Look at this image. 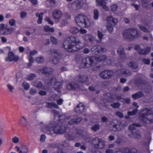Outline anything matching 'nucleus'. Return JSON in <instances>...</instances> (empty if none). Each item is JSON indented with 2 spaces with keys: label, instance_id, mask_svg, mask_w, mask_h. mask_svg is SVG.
Instances as JSON below:
<instances>
[{
  "label": "nucleus",
  "instance_id": "6",
  "mask_svg": "<svg viewBox=\"0 0 153 153\" xmlns=\"http://www.w3.org/2000/svg\"><path fill=\"white\" fill-rule=\"evenodd\" d=\"M66 130V128L64 126L57 125L53 128L51 124L46 127L45 132L48 134L52 135L53 133L56 134H62L65 132Z\"/></svg>",
  "mask_w": 153,
  "mask_h": 153
},
{
  "label": "nucleus",
  "instance_id": "27",
  "mask_svg": "<svg viewBox=\"0 0 153 153\" xmlns=\"http://www.w3.org/2000/svg\"><path fill=\"white\" fill-rule=\"evenodd\" d=\"M74 4L77 9H79L81 8L83 4V3L81 0H76L75 1Z\"/></svg>",
  "mask_w": 153,
  "mask_h": 153
},
{
  "label": "nucleus",
  "instance_id": "51",
  "mask_svg": "<svg viewBox=\"0 0 153 153\" xmlns=\"http://www.w3.org/2000/svg\"><path fill=\"white\" fill-rule=\"evenodd\" d=\"M51 40L53 44H57L58 43L57 40L54 37H51Z\"/></svg>",
  "mask_w": 153,
  "mask_h": 153
},
{
  "label": "nucleus",
  "instance_id": "12",
  "mask_svg": "<svg viewBox=\"0 0 153 153\" xmlns=\"http://www.w3.org/2000/svg\"><path fill=\"white\" fill-rule=\"evenodd\" d=\"M53 70L51 68H44L43 69L39 70L38 71L39 74L41 75L42 74H51L53 72Z\"/></svg>",
  "mask_w": 153,
  "mask_h": 153
},
{
  "label": "nucleus",
  "instance_id": "24",
  "mask_svg": "<svg viewBox=\"0 0 153 153\" xmlns=\"http://www.w3.org/2000/svg\"><path fill=\"white\" fill-rule=\"evenodd\" d=\"M82 120V119L81 118L72 119L68 122V124L71 125L74 124H77L80 123Z\"/></svg>",
  "mask_w": 153,
  "mask_h": 153
},
{
  "label": "nucleus",
  "instance_id": "33",
  "mask_svg": "<svg viewBox=\"0 0 153 153\" xmlns=\"http://www.w3.org/2000/svg\"><path fill=\"white\" fill-rule=\"evenodd\" d=\"M141 125L138 124H132L131 125H130L129 127V130L132 131L134 130L135 128V127H140Z\"/></svg>",
  "mask_w": 153,
  "mask_h": 153
},
{
  "label": "nucleus",
  "instance_id": "30",
  "mask_svg": "<svg viewBox=\"0 0 153 153\" xmlns=\"http://www.w3.org/2000/svg\"><path fill=\"white\" fill-rule=\"evenodd\" d=\"M115 99H116L117 100H120L121 99V95L117 96L114 95L112 97H109L108 101L109 102H112L116 100Z\"/></svg>",
  "mask_w": 153,
  "mask_h": 153
},
{
  "label": "nucleus",
  "instance_id": "56",
  "mask_svg": "<svg viewBox=\"0 0 153 153\" xmlns=\"http://www.w3.org/2000/svg\"><path fill=\"white\" fill-rule=\"evenodd\" d=\"M45 20L46 21L48 22L49 24L52 25H53V22L48 17H46L45 19Z\"/></svg>",
  "mask_w": 153,
  "mask_h": 153
},
{
  "label": "nucleus",
  "instance_id": "47",
  "mask_svg": "<svg viewBox=\"0 0 153 153\" xmlns=\"http://www.w3.org/2000/svg\"><path fill=\"white\" fill-rule=\"evenodd\" d=\"M100 128V125L99 124H96L91 128L92 130L96 131Z\"/></svg>",
  "mask_w": 153,
  "mask_h": 153
},
{
  "label": "nucleus",
  "instance_id": "4",
  "mask_svg": "<svg viewBox=\"0 0 153 153\" xmlns=\"http://www.w3.org/2000/svg\"><path fill=\"white\" fill-rule=\"evenodd\" d=\"M75 21L77 25L80 27L87 28L90 25L88 19L83 14L77 15L75 17Z\"/></svg>",
  "mask_w": 153,
  "mask_h": 153
},
{
  "label": "nucleus",
  "instance_id": "45",
  "mask_svg": "<svg viewBox=\"0 0 153 153\" xmlns=\"http://www.w3.org/2000/svg\"><path fill=\"white\" fill-rule=\"evenodd\" d=\"M4 27V25L2 24L1 26V29H0V33L1 34L5 35V29L3 27Z\"/></svg>",
  "mask_w": 153,
  "mask_h": 153
},
{
  "label": "nucleus",
  "instance_id": "55",
  "mask_svg": "<svg viewBox=\"0 0 153 153\" xmlns=\"http://www.w3.org/2000/svg\"><path fill=\"white\" fill-rule=\"evenodd\" d=\"M117 116L120 118H123V115L122 112L120 111H117L116 113Z\"/></svg>",
  "mask_w": 153,
  "mask_h": 153
},
{
  "label": "nucleus",
  "instance_id": "10",
  "mask_svg": "<svg viewBox=\"0 0 153 153\" xmlns=\"http://www.w3.org/2000/svg\"><path fill=\"white\" fill-rule=\"evenodd\" d=\"M19 59V57L18 56L15 55L13 52H10L8 53V57L6 58L5 60L6 61H16Z\"/></svg>",
  "mask_w": 153,
  "mask_h": 153
},
{
  "label": "nucleus",
  "instance_id": "39",
  "mask_svg": "<svg viewBox=\"0 0 153 153\" xmlns=\"http://www.w3.org/2000/svg\"><path fill=\"white\" fill-rule=\"evenodd\" d=\"M33 85L34 86L38 88H41L42 85L41 82L37 81L34 82Z\"/></svg>",
  "mask_w": 153,
  "mask_h": 153
},
{
  "label": "nucleus",
  "instance_id": "17",
  "mask_svg": "<svg viewBox=\"0 0 153 153\" xmlns=\"http://www.w3.org/2000/svg\"><path fill=\"white\" fill-rule=\"evenodd\" d=\"M85 106L82 103H79L78 105L75 108V111L77 113H80L84 111Z\"/></svg>",
  "mask_w": 153,
  "mask_h": 153
},
{
  "label": "nucleus",
  "instance_id": "34",
  "mask_svg": "<svg viewBox=\"0 0 153 153\" xmlns=\"http://www.w3.org/2000/svg\"><path fill=\"white\" fill-rule=\"evenodd\" d=\"M132 133L135 138L140 139L141 138V135L138 131H137L135 132H134L132 131Z\"/></svg>",
  "mask_w": 153,
  "mask_h": 153
},
{
  "label": "nucleus",
  "instance_id": "2",
  "mask_svg": "<svg viewBox=\"0 0 153 153\" xmlns=\"http://www.w3.org/2000/svg\"><path fill=\"white\" fill-rule=\"evenodd\" d=\"M106 58V57L105 55H101L98 57L95 56L87 57L82 59V63L84 64L85 66L89 67L94 62L97 63L105 60Z\"/></svg>",
  "mask_w": 153,
  "mask_h": 153
},
{
  "label": "nucleus",
  "instance_id": "54",
  "mask_svg": "<svg viewBox=\"0 0 153 153\" xmlns=\"http://www.w3.org/2000/svg\"><path fill=\"white\" fill-rule=\"evenodd\" d=\"M36 76V75L34 74H30L28 76V79L29 80H32Z\"/></svg>",
  "mask_w": 153,
  "mask_h": 153
},
{
  "label": "nucleus",
  "instance_id": "63",
  "mask_svg": "<svg viewBox=\"0 0 153 153\" xmlns=\"http://www.w3.org/2000/svg\"><path fill=\"white\" fill-rule=\"evenodd\" d=\"M28 59L30 62L28 64L29 66V65L30 64L32 63L33 62L34 60L33 58L32 57V56H28Z\"/></svg>",
  "mask_w": 153,
  "mask_h": 153
},
{
  "label": "nucleus",
  "instance_id": "22",
  "mask_svg": "<svg viewBox=\"0 0 153 153\" xmlns=\"http://www.w3.org/2000/svg\"><path fill=\"white\" fill-rule=\"evenodd\" d=\"M79 79L77 80L78 82L85 83L88 80V79L86 75H80L78 76Z\"/></svg>",
  "mask_w": 153,
  "mask_h": 153
},
{
  "label": "nucleus",
  "instance_id": "46",
  "mask_svg": "<svg viewBox=\"0 0 153 153\" xmlns=\"http://www.w3.org/2000/svg\"><path fill=\"white\" fill-rule=\"evenodd\" d=\"M22 85L25 90H28L30 87V85L29 83L26 82H24L22 84Z\"/></svg>",
  "mask_w": 153,
  "mask_h": 153
},
{
  "label": "nucleus",
  "instance_id": "49",
  "mask_svg": "<svg viewBox=\"0 0 153 153\" xmlns=\"http://www.w3.org/2000/svg\"><path fill=\"white\" fill-rule=\"evenodd\" d=\"M107 30L109 33H111L113 32L114 29L112 26L110 25H108L107 26Z\"/></svg>",
  "mask_w": 153,
  "mask_h": 153
},
{
  "label": "nucleus",
  "instance_id": "48",
  "mask_svg": "<svg viewBox=\"0 0 153 153\" xmlns=\"http://www.w3.org/2000/svg\"><path fill=\"white\" fill-rule=\"evenodd\" d=\"M13 142L15 143H17L19 142V140L18 137L15 136L12 139Z\"/></svg>",
  "mask_w": 153,
  "mask_h": 153
},
{
  "label": "nucleus",
  "instance_id": "64",
  "mask_svg": "<svg viewBox=\"0 0 153 153\" xmlns=\"http://www.w3.org/2000/svg\"><path fill=\"white\" fill-rule=\"evenodd\" d=\"M39 94L40 95L43 96L46 95L47 93L44 91H40L39 92Z\"/></svg>",
  "mask_w": 153,
  "mask_h": 153
},
{
  "label": "nucleus",
  "instance_id": "11",
  "mask_svg": "<svg viewBox=\"0 0 153 153\" xmlns=\"http://www.w3.org/2000/svg\"><path fill=\"white\" fill-rule=\"evenodd\" d=\"M91 51L94 53H97L99 52L105 53L106 51V50L100 46L95 45L92 48Z\"/></svg>",
  "mask_w": 153,
  "mask_h": 153
},
{
  "label": "nucleus",
  "instance_id": "37",
  "mask_svg": "<svg viewBox=\"0 0 153 153\" xmlns=\"http://www.w3.org/2000/svg\"><path fill=\"white\" fill-rule=\"evenodd\" d=\"M128 65L133 69H136L138 67L137 64L132 62H131L128 63Z\"/></svg>",
  "mask_w": 153,
  "mask_h": 153
},
{
  "label": "nucleus",
  "instance_id": "25",
  "mask_svg": "<svg viewBox=\"0 0 153 153\" xmlns=\"http://www.w3.org/2000/svg\"><path fill=\"white\" fill-rule=\"evenodd\" d=\"M144 95L141 92H138L135 94H133L132 95V97L134 99H136L138 98H140L144 96Z\"/></svg>",
  "mask_w": 153,
  "mask_h": 153
},
{
  "label": "nucleus",
  "instance_id": "19",
  "mask_svg": "<svg viewBox=\"0 0 153 153\" xmlns=\"http://www.w3.org/2000/svg\"><path fill=\"white\" fill-rule=\"evenodd\" d=\"M117 72L120 75H124L125 76H128L131 74V72L128 70H126L125 69L118 70Z\"/></svg>",
  "mask_w": 153,
  "mask_h": 153
},
{
  "label": "nucleus",
  "instance_id": "38",
  "mask_svg": "<svg viewBox=\"0 0 153 153\" xmlns=\"http://www.w3.org/2000/svg\"><path fill=\"white\" fill-rule=\"evenodd\" d=\"M118 53L120 55H122L124 56H125V54L124 53V49L123 47H121L117 49Z\"/></svg>",
  "mask_w": 153,
  "mask_h": 153
},
{
  "label": "nucleus",
  "instance_id": "32",
  "mask_svg": "<svg viewBox=\"0 0 153 153\" xmlns=\"http://www.w3.org/2000/svg\"><path fill=\"white\" fill-rule=\"evenodd\" d=\"M44 30L45 32L50 31L51 32H53L54 31V29L53 28L50 27L48 26H45L44 28Z\"/></svg>",
  "mask_w": 153,
  "mask_h": 153
},
{
  "label": "nucleus",
  "instance_id": "23",
  "mask_svg": "<svg viewBox=\"0 0 153 153\" xmlns=\"http://www.w3.org/2000/svg\"><path fill=\"white\" fill-rule=\"evenodd\" d=\"M46 106L48 108H59V106L55 102H47L46 103Z\"/></svg>",
  "mask_w": 153,
  "mask_h": 153
},
{
  "label": "nucleus",
  "instance_id": "28",
  "mask_svg": "<svg viewBox=\"0 0 153 153\" xmlns=\"http://www.w3.org/2000/svg\"><path fill=\"white\" fill-rule=\"evenodd\" d=\"M69 30L70 32L74 34H76L79 32V29L76 27H71Z\"/></svg>",
  "mask_w": 153,
  "mask_h": 153
},
{
  "label": "nucleus",
  "instance_id": "41",
  "mask_svg": "<svg viewBox=\"0 0 153 153\" xmlns=\"http://www.w3.org/2000/svg\"><path fill=\"white\" fill-rule=\"evenodd\" d=\"M94 18L95 20L98 19L99 17V12L98 10L97 9H95L94 12Z\"/></svg>",
  "mask_w": 153,
  "mask_h": 153
},
{
  "label": "nucleus",
  "instance_id": "42",
  "mask_svg": "<svg viewBox=\"0 0 153 153\" xmlns=\"http://www.w3.org/2000/svg\"><path fill=\"white\" fill-rule=\"evenodd\" d=\"M104 35L102 32L100 30H98L97 32V36L100 40H102V39L103 36Z\"/></svg>",
  "mask_w": 153,
  "mask_h": 153
},
{
  "label": "nucleus",
  "instance_id": "59",
  "mask_svg": "<svg viewBox=\"0 0 153 153\" xmlns=\"http://www.w3.org/2000/svg\"><path fill=\"white\" fill-rule=\"evenodd\" d=\"M27 13L25 11H22L20 14L21 17L22 19L25 18L27 15Z\"/></svg>",
  "mask_w": 153,
  "mask_h": 153
},
{
  "label": "nucleus",
  "instance_id": "57",
  "mask_svg": "<svg viewBox=\"0 0 153 153\" xmlns=\"http://www.w3.org/2000/svg\"><path fill=\"white\" fill-rule=\"evenodd\" d=\"M37 53V51L36 50H33L31 51L30 53L29 56H32L34 55Z\"/></svg>",
  "mask_w": 153,
  "mask_h": 153
},
{
  "label": "nucleus",
  "instance_id": "36",
  "mask_svg": "<svg viewBox=\"0 0 153 153\" xmlns=\"http://www.w3.org/2000/svg\"><path fill=\"white\" fill-rule=\"evenodd\" d=\"M119 125H114L112 127H111V129L114 131H118L120 129L119 128Z\"/></svg>",
  "mask_w": 153,
  "mask_h": 153
},
{
  "label": "nucleus",
  "instance_id": "29",
  "mask_svg": "<svg viewBox=\"0 0 153 153\" xmlns=\"http://www.w3.org/2000/svg\"><path fill=\"white\" fill-rule=\"evenodd\" d=\"M44 13H40L39 14L37 13L36 14L37 16L38 17L39 19L37 20V23L40 24L42 23V17L44 15Z\"/></svg>",
  "mask_w": 153,
  "mask_h": 153
},
{
  "label": "nucleus",
  "instance_id": "62",
  "mask_svg": "<svg viewBox=\"0 0 153 153\" xmlns=\"http://www.w3.org/2000/svg\"><path fill=\"white\" fill-rule=\"evenodd\" d=\"M30 94L31 95H33L36 93V91L33 89H31L30 91Z\"/></svg>",
  "mask_w": 153,
  "mask_h": 153
},
{
  "label": "nucleus",
  "instance_id": "7",
  "mask_svg": "<svg viewBox=\"0 0 153 153\" xmlns=\"http://www.w3.org/2000/svg\"><path fill=\"white\" fill-rule=\"evenodd\" d=\"M46 84H47L48 85H50L53 82L55 83L54 88L56 90H58L61 88L62 85V83L60 82H56V79L55 78L53 77L52 76H50V77H48L46 78L45 80Z\"/></svg>",
  "mask_w": 153,
  "mask_h": 153
},
{
  "label": "nucleus",
  "instance_id": "43",
  "mask_svg": "<svg viewBox=\"0 0 153 153\" xmlns=\"http://www.w3.org/2000/svg\"><path fill=\"white\" fill-rule=\"evenodd\" d=\"M138 27H139L140 29L144 32H149V30L148 29L140 25H138Z\"/></svg>",
  "mask_w": 153,
  "mask_h": 153
},
{
  "label": "nucleus",
  "instance_id": "13",
  "mask_svg": "<svg viewBox=\"0 0 153 153\" xmlns=\"http://www.w3.org/2000/svg\"><path fill=\"white\" fill-rule=\"evenodd\" d=\"M113 74L111 71L105 70L101 72L100 76L103 78L106 79L111 77Z\"/></svg>",
  "mask_w": 153,
  "mask_h": 153
},
{
  "label": "nucleus",
  "instance_id": "15",
  "mask_svg": "<svg viewBox=\"0 0 153 153\" xmlns=\"http://www.w3.org/2000/svg\"><path fill=\"white\" fill-rule=\"evenodd\" d=\"M106 21L108 23L112 25H115L118 22L117 19L114 18L111 16L108 17L106 18Z\"/></svg>",
  "mask_w": 153,
  "mask_h": 153
},
{
  "label": "nucleus",
  "instance_id": "53",
  "mask_svg": "<svg viewBox=\"0 0 153 153\" xmlns=\"http://www.w3.org/2000/svg\"><path fill=\"white\" fill-rule=\"evenodd\" d=\"M111 105L114 108H119L120 105V104L116 102L111 104Z\"/></svg>",
  "mask_w": 153,
  "mask_h": 153
},
{
  "label": "nucleus",
  "instance_id": "14",
  "mask_svg": "<svg viewBox=\"0 0 153 153\" xmlns=\"http://www.w3.org/2000/svg\"><path fill=\"white\" fill-rule=\"evenodd\" d=\"M52 55L55 57H53V59L52 60V62L55 64H57L59 62L58 58L59 56L56 51L53 50L51 51Z\"/></svg>",
  "mask_w": 153,
  "mask_h": 153
},
{
  "label": "nucleus",
  "instance_id": "9",
  "mask_svg": "<svg viewBox=\"0 0 153 153\" xmlns=\"http://www.w3.org/2000/svg\"><path fill=\"white\" fill-rule=\"evenodd\" d=\"M135 49L136 51H138L140 54L144 55L147 54L150 52L151 50L150 47H147L144 49H142L139 45H136Z\"/></svg>",
  "mask_w": 153,
  "mask_h": 153
},
{
  "label": "nucleus",
  "instance_id": "8",
  "mask_svg": "<svg viewBox=\"0 0 153 153\" xmlns=\"http://www.w3.org/2000/svg\"><path fill=\"white\" fill-rule=\"evenodd\" d=\"M94 146L96 148L102 149L105 146V142L101 139L95 138L92 141Z\"/></svg>",
  "mask_w": 153,
  "mask_h": 153
},
{
  "label": "nucleus",
  "instance_id": "50",
  "mask_svg": "<svg viewBox=\"0 0 153 153\" xmlns=\"http://www.w3.org/2000/svg\"><path fill=\"white\" fill-rule=\"evenodd\" d=\"M9 25L12 26H15L16 25V21L13 19H10L9 21Z\"/></svg>",
  "mask_w": 153,
  "mask_h": 153
},
{
  "label": "nucleus",
  "instance_id": "61",
  "mask_svg": "<svg viewBox=\"0 0 153 153\" xmlns=\"http://www.w3.org/2000/svg\"><path fill=\"white\" fill-rule=\"evenodd\" d=\"M79 31L80 32V33L82 34H85L87 32V30L83 28L81 29L80 30H79Z\"/></svg>",
  "mask_w": 153,
  "mask_h": 153
},
{
  "label": "nucleus",
  "instance_id": "60",
  "mask_svg": "<svg viewBox=\"0 0 153 153\" xmlns=\"http://www.w3.org/2000/svg\"><path fill=\"white\" fill-rule=\"evenodd\" d=\"M117 8V6L116 4H114L111 6V9L112 11L116 10Z\"/></svg>",
  "mask_w": 153,
  "mask_h": 153
},
{
  "label": "nucleus",
  "instance_id": "20",
  "mask_svg": "<svg viewBox=\"0 0 153 153\" xmlns=\"http://www.w3.org/2000/svg\"><path fill=\"white\" fill-rule=\"evenodd\" d=\"M19 123L21 126L24 127H27L28 124V122L27 121L25 117L24 116H22V118L20 120Z\"/></svg>",
  "mask_w": 153,
  "mask_h": 153
},
{
  "label": "nucleus",
  "instance_id": "18",
  "mask_svg": "<svg viewBox=\"0 0 153 153\" xmlns=\"http://www.w3.org/2000/svg\"><path fill=\"white\" fill-rule=\"evenodd\" d=\"M62 12L59 10H55L53 13V17L56 19H59L62 16Z\"/></svg>",
  "mask_w": 153,
  "mask_h": 153
},
{
  "label": "nucleus",
  "instance_id": "58",
  "mask_svg": "<svg viewBox=\"0 0 153 153\" xmlns=\"http://www.w3.org/2000/svg\"><path fill=\"white\" fill-rule=\"evenodd\" d=\"M143 62L146 64L149 65V64L150 61L149 59H144L143 60Z\"/></svg>",
  "mask_w": 153,
  "mask_h": 153
},
{
  "label": "nucleus",
  "instance_id": "44",
  "mask_svg": "<svg viewBox=\"0 0 153 153\" xmlns=\"http://www.w3.org/2000/svg\"><path fill=\"white\" fill-rule=\"evenodd\" d=\"M138 111L137 108H135L134 109L132 112L128 111V115H132L135 114Z\"/></svg>",
  "mask_w": 153,
  "mask_h": 153
},
{
  "label": "nucleus",
  "instance_id": "21",
  "mask_svg": "<svg viewBox=\"0 0 153 153\" xmlns=\"http://www.w3.org/2000/svg\"><path fill=\"white\" fill-rule=\"evenodd\" d=\"M65 137L69 140H73L75 137L73 134V132L71 130L68 132H67L65 134Z\"/></svg>",
  "mask_w": 153,
  "mask_h": 153
},
{
  "label": "nucleus",
  "instance_id": "31",
  "mask_svg": "<svg viewBox=\"0 0 153 153\" xmlns=\"http://www.w3.org/2000/svg\"><path fill=\"white\" fill-rule=\"evenodd\" d=\"M83 38L86 41L89 40L90 41H92L94 39L93 36L89 34H87L85 35Z\"/></svg>",
  "mask_w": 153,
  "mask_h": 153
},
{
  "label": "nucleus",
  "instance_id": "5",
  "mask_svg": "<svg viewBox=\"0 0 153 153\" xmlns=\"http://www.w3.org/2000/svg\"><path fill=\"white\" fill-rule=\"evenodd\" d=\"M123 34L124 39L129 40L134 39L140 36L139 32L137 30L133 28L125 30Z\"/></svg>",
  "mask_w": 153,
  "mask_h": 153
},
{
  "label": "nucleus",
  "instance_id": "1",
  "mask_svg": "<svg viewBox=\"0 0 153 153\" xmlns=\"http://www.w3.org/2000/svg\"><path fill=\"white\" fill-rule=\"evenodd\" d=\"M63 47L68 52H74L82 48L83 45L78 38L71 36L64 41Z\"/></svg>",
  "mask_w": 153,
  "mask_h": 153
},
{
  "label": "nucleus",
  "instance_id": "26",
  "mask_svg": "<svg viewBox=\"0 0 153 153\" xmlns=\"http://www.w3.org/2000/svg\"><path fill=\"white\" fill-rule=\"evenodd\" d=\"M78 85L77 84L75 83L74 82H73L70 83L67 85V88L69 89H76L78 87Z\"/></svg>",
  "mask_w": 153,
  "mask_h": 153
},
{
  "label": "nucleus",
  "instance_id": "52",
  "mask_svg": "<svg viewBox=\"0 0 153 153\" xmlns=\"http://www.w3.org/2000/svg\"><path fill=\"white\" fill-rule=\"evenodd\" d=\"M44 59L42 57H37L36 59V61L38 63H41L43 62Z\"/></svg>",
  "mask_w": 153,
  "mask_h": 153
},
{
  "label": "nucleus",
  "instance_id": "40",
  "mask_svg": "<svg viewBox=\"0 0 153 153\" xmlns=\"http://www.w3.org/2000/svg\"><path fill=\"white\" fill-rule=\"evenodd\" d=\"M7 86L10 92L11 93L13 92L14 87L13 85L10 84H9L7 85Z\"/></svg>",
  "mask_w": 153,
  "mask_h": 153
},
{
  "label": "nucleus",
  "instance_id": "3",
  "mask_svg": "<svg viewBox=\"0 0 153 153\" xmlns=\"http://www.w3.org/2000/svg\"><path fill=\"white\" fill-rule=\"evenodd\" d=\"M142 112L139 115V118L141 121L147 123H153V114L150 109L146 108L143 110Z\"/></svg>",
  "mask_w": 153,
  "mask_h": 153
},
{
  "label": "nucleus",
  "instance_id": "35",
  "mask_svg": "<svg viewBox=\"0 0 153 153\" xmlns=\"http://www.w3.org/2000/svg\"><path fill=\"white\" fill-rule=\"evenodd\" d=\"M5 30L6 33H5V35L11 34L13 31V28L12 27L5 29Z\"/></svg>",
  "mask_w": 153,
  "mask_h": 153
},
{
  "label": "nucleus",
  "instance_id": "16",
  "mask_svg": "<svg viewBox=\"0 0 153 153\" xmlns=\"http://www.w3.org/2000/svg\"><path fill=\"white\" fill-rule=\"evenodd\" d=\"M15 148L16 151L19 152V153H27L28 152L27 148L25 146H22L21 148L18 146H16Z\"/></svg>",
  "mask_w": 153,
  "mask_h": 153
}]
</instances>
